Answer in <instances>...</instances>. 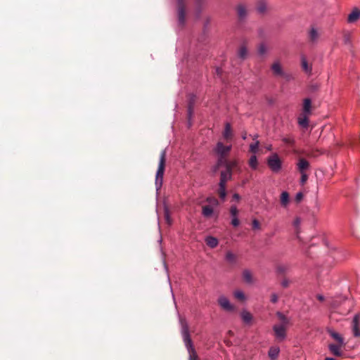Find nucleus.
<instances>
[{
  "label": "nucleus",
  "instance_id": "1",
  "mask_svg": "<svg viewBox=\"0 0 360 360\" xmlns=\"http://www.w3.org/2000/svg\"><path fill=\"white\" fill-rule=\"evenodd\" d=\"M231 145L224 146L221 141L217 143L214 148V152L217 154L218 160L216 165L213 168L214 172H216L219 167L222 165V163H226V158L231 150Z\"/></svg>",
  "mask_w": 360,
  "mask_h": 360
},
{
  "label": "nucleus",
  "instance_id": "2",
  "mask_svg": "<svg viewBox=\"0 0 360 360\" xmlns=\"http://www.w3.org/2000/svg\"><path fill=\"white\" fill-rule=\"evenodd\" d=\"M165 162H166V150L164 149L161 151L160 155V161L158 164V168L156 172L155 176V185L158 188H160L162 186L163 181V176L165 168Z\"/></svg>",
  "mask_w": 360,
  "mask_h": 360
},
{
  "label": "nucleus",
  "instance_id": "3",
  "mask_svg": "<svg viewBox=\"0 0 360 360\" xmlns=\"http://www.w3.org/2000/svg\"><path fill=\"white\" fill-rule=\"evenodd\" d=\"M186 0H177L178 26L183 28L186 22Z\"/></svg>",
  "mask_w": 360,
  "mask_h": 360
},
{
  "label": "nucleus",
  "instance_id": "4",
  "mask_svg": "<svg viewBox=\"0 0 360 360\" xmlns=\"http://www.w3.org/2000/svg\"><path fill=\"white\" fill-rule=\"evenodd\" d=\"M277 316L281 323L274 326V329L278 338H283L285 335V329L288 321L287 318L281 312L277 313Z\"/></svg>",
  "mask_w": 360,
  "mask_h": 360
},
{
  "label": "nucleus",
  "instance_id": "5",
  "mask_svg": "<svg viewBox=\"0 0 360 360\" xmlns=\"http://www.w3.org/2000/svg\"><path fill=\"white\" fill-rule=\"evenodd\" d=\"M267 164L274 172H278L281 168V161L276 153L268 158Z\"/></svg>",
  "mask_w": 360,
  "mask_h": 360
},
{
  "label": "nucleus",
  "instance_id": "6",
  "mask_svg": "<svg viewBox=\"0 0 360 360\" xmlns=\"http://www.w3.org/2000/svg\"><path fill=\"white\" fill-rule=\"evenodd\" d=\"M337 342L335 344H330L329 345V349L333 354L337 356L342 355V348L345 345V339H336Z\"/></svg>",
  "mask_w": 360,
  "mask_h": 360
},
{
  "label": "nucleus",
  "instance_id": "7",
  "mask_svg": "<svg viewBox=\"0 0 360 360\" xmlns=\"http://www.w3.org/2000/svg\"><path fill=\"white\" fill-rule=\"evenodd\" d=\"M185 346L189 354V360H199L191 339H184Z\"/></svg>",
  "mask_w": 360,
  "mask_h": 360
},
{
  "label": "nucleus",
  "instance_id": "8",
  "mask_svg": "<svg viewBox=\"0 0 360 360\" xmlns=\"http://www.w3.org/2000/svg\"><path fill=\"white\" fill-rule=\"evenodd\" d=\"M352 330L355 337L360 336V314H357L354 316L352 321Z\"/></svg>",
  "mask_w": 360,
  "mask_h": 360
},
{
  "label": "nucleus",
  "instance_id": "9",
  "mask_svg": "<svg viewBox=\"0 0 360 360\" xmlns=\"http://www.w3.org/2000/svg\"><path fill=\"white\" fill-rule=\"evenodd\" d=\"M205 0H195L194 5V15L196 19H199L201 16V13L204 9Z\"/></svg>",
  "mask_w": 360,
  "mask_h": 360
},
{
  "label": "nucleus",
  "instance_id": "10",
  "mask_svg": "<svg viewBox=\"0 0 360 360\" xmlns=\"http://www.w3.org/2000/svg\"><path fill=\"white\" fill-rule=\"evenodd\" d=\"M218 303L220 307L225 311H232L234 307L230 303L229 300L224 296H221L218 299Z\"/></svg>",
  "mask_w": 360,
  "mask_h": 360
},
{
  "label": "nucleus",
  "instance_id": "11",
  "mask_svg": "<svg viewBox=\"0 0 360 360\" xmlns=\"http://www.w3.org/2000/svg\"><path fill=\"white\" fill-rule=\"evenodd\" d=\"M238 57L241 59L242 60H244L246 59L248 56V47L247 45V43L245 41L243 42L238 49L237 52Z\"/></svg>",
  "mask_w": 360,
  "mask_h": 360
},
{
  "label": "nucleus",
  "instance_id": "12",
  "mask_svg": "<svg viewBox=\"0 0 360 360\" xmlns=\"http://www.w3.org/2000/svg\"><path fill=\"white\" fill-rule=\"evenodd\" d=\"M237 15L239 20H243L248 15V10L245 5L238 4L236 6Z\"/></svg>",
  "mask_w": 360,
  "mask_h": 360
},
{
  "label": "nucleus",
  "instance_id": "13",
  "mask_svg": "<svg viewBox=\"0 0 360 360\" xmlns=\"http://www.w3.org/2000/svg\"><path fill=\"white\" fill-rule=\"evenodd\" d=\"M271 70L274 75L283 77L287 79L288 78V76L286 75L283 71L282 68L278 62L274 63L271 65Z\"/></svg>",
  "mask_w": 360,
  "mask_h": 360
},
{
  "label": "nucleus",
  "instance_id": "14",
  "mask_svg": "<svg viewBox=\"0 0 360 360\" xmlns=\"http://www.w3.org/2000/svg\"><path fill=\"white\" fill-rule=\"evenodd\" d=\"M232 176V172L229 169H226L221 172L220 181L219 184L226 185L228 180L231 179Z\"/></svg>",
  "mask_w": 360,
  "mask_h": 360
},
{
  "label": "nucleus",
  "instance_id": "15",
  "mask_svg": "<svg viewBox=\"0 0 360 360\" xmlns=\"http://www.w3.org/2000/svg\"><path fill=\"white\" fill-rule=\"evenodd\" d=\"M360 18V10L354 8L351 13L349 14L347 18V22L353 23Z\"/></svg>",
  "mask_w": 360,
  "mask_h": 360
},
{
  "label": "nucleus",
  "instance_id": "16",
  "mask_svg": "<svg viewBox=\"0 0 360 360\" xmlns=\"http://www.w3.org/2000/svg\"><path fill=\"white\" fill-rule=\"evenodd\" d=\"M223 136L226 140V141L231 140L233 138L231 126L229 123H226L225 125V129L223 132Z\"/></svg>",
  "mask_w": 360,
  "mask_h": 360
},
{
  "label": "nucleus",
  "instance_id": "17",
  "mask_svg": "<svg viewBox=\"0 0 360 360\" xmlns=\"http://www.w3.org/2000/svg\"><path fill=\"white\" fill-rule=\"evenodd\" d=\"M241 319L245 324H251L253 319L252 315L246 310H243L240 314Z\"/></svg>",
  "mask_w": 360,
  "mask_h": 360
},
{
  "label": "nucleus",
  "instance_id": "18",
  "mask_svg": "<svg viewBox=\"0 0 360 360\" xmlns=\"http://www.w3.org/2000/svg\"><path fill=\"white\" fill-rule=\"evenodd\" d=\"M242 276L243 281L248 284H252L254 282L252 274L248 269H245L243 271Z\"/></svg>",
  "mask_w": 360,
  "mask_h": 360
},
{
  "label": "nucleus",
  "instance_id": "19",
  "mask_svg": "<svg viewBox=\"0 0 360 360\" xmlns=\"http://www.w3.org/2000/svg\"><path fill=\"white\" fill-rule=\"evenodd\" d=\"M214 214V210L211 205H204L202 207V214L206 218H210Z\"/></svg>",
  "mask_w": 360,
  "mask_h": 360
},
{
  "label": "nucleus",
  "instance_id": "20",
  "mask_svg": "<svg viewBox=\"0 0 360 360\" xmlns=\"http://www.w3.org/2000/svg\"><path fill=\"white\" fill-rule=\"evenodd\" d=\"M298 169L300 173H303L309 167V163L304 158H301L297 164Z\"/></svg>",
  "mask_w": 360,
  "mask_h": 360
},
{
  "label": "nucleus",
  "instance_id": "21",
  "mask_svg": "<svg viewBox=\"0 0 360 360\" xmlns=\"http://www.w3.org/2000/svg\"><path fill=\"white\" fill-rule=\"evenodd\" d=\"M343 42L345 45L352 46V34L349 31H344L342 32Z\"/></svg>",
  "mask_w": 360,
  "mask_h": 360
},
{
  "label": "nucleus",
  "instance_id": "22",
  "mask_svg": "<svg viewBox=\"0 0 360 360\" xmlns=\"http://www.w3.org/2000/svg\"><path fill=\"white\" fill-rule=\"evenodd\" d=\"M298 123L301 127L304 128H307L308 127L309 119L307 116V114L300 115V116L298 117Z\"/></svg>",
  "mask_w": 360,
  "mask_h": 360
},
{
  "label": "nucleus",
  "instance_id": "23",
  "mask_svg": "<svg viewBox=\"0 0 360 360\" xmlns=\"http://www.w3.org/2000/svg\"><path fill=\"white\" fill-rule=\"evenodd\" d=\"M311 101L309 98H305L303 102V112L309 114L311 112Z\"/></svg>",
  "mask_w": 360,
  "mask_h": 360
},
{
  "label": "nucleus",
  "instance_id": "24",
  "mask_svg": "<svg viewBox=\"0 0 360 360\" xmlns=\"http://www.w3.org/2000/svg\"><path fill=\"white\" fill-rule=\"evenodd\" d=\"M301 65L302 70L310 74L311 72V67L308 64L305 57L302 56L301 60Z\"/></svg>",
  "mask_w": 360,
  "mask_h": 360
},
{
  "label": "nucleus",
  "instance_id": "25",
  "mask_svg": "<svg viewBox=\"0 0 360 360\" xmlns=\"http://www.w3.org/2000/svg\"><path fill=\"white\" fill-rule=\"evenodd\" d=\"M205 242L206 244L212 248L217 247V245H218L217 239L212 236H207L205 239Z\"/></svg>",
  "mask_w": 360,
  "mask_h": 360
},
{
  "label": "nucleus",
  "instance_id": "26",
  "mask_svg": "<svg viewBox=\"0 0 360 360\" xmlns=\"http://www.w3.org/2000/svg\"><path fill=\"white\" fill-rule=\"evenodd\" d=\"M280 349L277 347H272L269 349V356L271 360L276 359L279 354Z\"/></svg>",
  "mask_w": 360,
  "mask_h": 360
},
{
  "label": "nucleus",
  "instance_id": "27",
  "mask_svg": "<svg viewBox=\"0 0 360 360\" xmlns=\"http://www.w3.org/2000/svg\"><path fill=\"white\" fill-rule=\"evenodd\" d=\"M319 37V34L317 30L314 28H312L309 33V38L311 42H316Z\"/></svg>",
  "mask_w": 360,
  "mask_h": 360
},
{
  "label": "nucleus",
  "instance_id": "28",
  "mask_svg": "<svg viewBox=\"0 0 360 360\" xmlns=\"http://www.w3.org/2000/svg\"><path fill=\"white\" fill-rule=\"evenodd\" d=\"M181 333L183 338H190V335L188 333V326L186 322L184 320L181 319Z\"/></svg>",
  "mask_w": 360,
  "mask_h": 360
},
{
  "label": "nucleus",
  "instance_id": "29",
  "mask_svg": "<svg viewBox=\"0 0 360 360\" xmlns=\"http://www.w3.org/2000/svg\"><path fill=\"white\" fill-rule=\"evenodd\" d=\"M289 203V194L286 191L282 192L281 195V204L283 207H286Z\"/></svg>",
  "mask_w": 360,
  "mask_h": 360
},
{
  "label": "nucleus",
  "instance_id": "30",
  "mask_svg": "<svg viewBox=\"0 0 360 360\" xmlns=\"http://www.w3.org/2000/svg\"><path fill=\"white\" fill-rule=\"evenodd\" d=\"M236 161H229L227 158H226V163H222L221 167H224L226 169H229L232 172L233 169L236 167Z\"/></svg>",
  "mask_w": 360,
  "mask_h": 360
},
{
  "label": "nucleus",
  "instance_id": "31",
  "mask_svg": "<svg viewBox=\"0 0 360 360\" xmlns=\"http://www.w3.org/2000/svg\"><path fill=\"white\" fill-rule=\"evenodd\" d=\"M195 101V96H191L189 99V103H188V117H190L193 113V105Z\"/></svg>",
  "mask_w": 360,
  "mask_h": 360
},
{
  "label": "nucleus",
  "instance_id": "32",
  "mask_svg": "<svg viewBox=\"0 0 360 360\" xmlns=\"http://www.w3.org/2000/svg\"><path fill=\"white\" fill-rule=\"evenodd\" d=\"M218 194L221 199L224 200L225 198L226 195V185L219 184Z\"/></svg>",
  "mask_w": 360,
  "mask_h": 360
},
{
  "label": "nucleus",
  "instance_id": "33",
  "mask_svg": "<svg viewBox=\"0 0 360 360\" xmlns=\"http://www.w3.org/2000/svg\"><path fill=\"white\" fill-rule=\"evenodd\" d=\"M226 259L231 263H234L236 259V255L230 251H228L226 254Z\"/></svg>",
  "mask_w": 360,
  "mask_h": 360
},
{
  "label": "nucleus",
  "instance_id": "34",
  "mask_svg": "<svg viewBox=\"0 0 360 360\" xmlns=\"http://www.w3.org/2000/svg\"><path fill=\"white\" fill-rule=\"evenodd\" d=\"M249 165L252 169H256L257 166V160L255 155L250 157L249 160Z\"/></svg>",
  "mask_w": 360,
  "mask_h": 360
},
{
  "label": "nucleus",
  "instance_id": "35",
  "mask_svg": "<svg viewBox=\"0 0 360 360\" xmlns=\"http://www.w3.org/2000/svg\"><path fill=\"white\" fill-rule=\"evenodd\" d=\"M259 142L258 141L250 145V151L252 153H256L258 150Z\"/></svg>",
  "mask_w": 360,
  "mask_h": 360
},
{
  "label": "nucleus",
  "instance_id": "36",
  "mask_svg": "<svg viewBox=\"0 0 360 360\" xmlns=\"http://www.w3.org/2000/svg\"><path fill=\"white\" fill-rule=\"evenodd\" d=\"M288 266L285 265H278L276 267V271L280 274H284L288 271Z\"/></svg>",
  "mask_w": 360,
  "mask_h": 360
},
{
  "label": "nucleus",
  "instance_id": "37",
  "mask_svg": "<svg viewBox=\"0 0 360 360\" xmlns=\"http://www.w3.org/2000/svg\"><path fill=\"white\" fill-rule=\"evenodd\" d=\"M206 201L209 202L211 206H218L219 205V201L217 198L214 197H208L206 199Z\"/></svg>",
  "mask_w": 360,
  "mask_h": 360
},
{
  "label": "nucleus",
  "instance_id": "38",
  "mask_svg": "<svg viewBox=\"0 0 360 360\" xmlns=\"http://www.w3.org/2000/svg\"><path fill=\"white\" fill-rule=\"evenodd\" d=\"M230 214L232 216V217H237V215L238 214V210L235 205H232L230 208Z\"/></svg>",
  "mask_w": 360,
  "mask_h": 360
},
{
  "label": "nucleus",
  "instance_id": "39",
  "mask_svg": "<svg viewBox=\"0 0 360 360\" xmlns=\"http://www.w3.org/2000/svg\"><path fill=\"white\" fill-rule=\"evenodd\" d=\"M283 141L288 146H292L295 143L294 139L290 136L283 138Z\"/></svg>",
  "mask_w": 360,
  "mask_h": 360
},
{
  "label": "nucleus",
  "instance_id": "40",
  "mask_svg": "<svg viewBox=\"0 0 360 360\" xmlns=\"http://www.w3.org/2000/svg\"><path fill=\"white\" fill-rule=\"evenodd\" d=\"M234 296L236 299L240 300H245V295L242 291H236L234 293Z\"/></svg>",
  "mask_w": 360,
  "mask_h": 360
},
{
  "label": "nucleus",
  "instance_id": "41",
  "mask_svg": "<svg viewBox=\"0 0 360 360\" xmlns=\"http://www.w3.org/2000/svg\"><path fill=\"white\" fill-rule=\"evenodd\" d=\"M266 46L264 44H260L259 48H258V53L260 55H263V54H264L266 53Z\"/></svg>",
  "mask_w": 360,
  "mask_h": 360
},
{
  "label": "nucleus",
  "instance_id": "42",
  "mask_svg": "<svg viewBox=\"0 0 360 360\" xmlns=\"http://www.w3.org/2000/svg\"><path fill=\"white\" fill-rule=\"evenodd\" d=\"M303 197H304V195L302 192H299L296 194V196H295V201L297 203H299L302 201V200L303 199Z\"/></svg>",
  "mask_w": 360,
  "mask_h": 360
},
{
  "label": "nucleus",
  "instance_id": "43",
  "mask_svg": "<svg viewBox=\"0 0 360 360\" xmlns=\"http://www.w3.org/2000/svg\"><path fill=\"white\" fill-rule=\"evenodd\" d=\"M252 229H260V223L258 220L254 219L252 223Z\"/></svg>",
  "mask_w": 360,
  "mask_h": 360
},
{
  "label": "nucleus",
  "instance_id": "44",
  "mask_svg": "<svg viewBox=\"0 0 360 360\" xmlns=\"http://www.w3.org/2000/svg\"><path fill=\"white\" fill-rule=\"evenodd\" d=\"M301 183L304 184L307 181L308 176L304 172H303V173H301Z\"/></svg>",
  "mask_w": 360,
  "mask_h": 360
},
{
  "label": "nucleus",
  "instance_id": "45",
  "mask_svg": "<svg viewBox=\"0 0 360 360\" xmlns=\"http://www.w3.org/2000/svg\"><path fill=\"white\" fill-rule=\"evenodd\" d=\"M278 300V296L276 293H273L271 295V302L272 303H276Z\"/></svg>",
  "mask_w": 360,
  "mask_h": 360
},
{
  "label": "nucleus",
  "instance_id": "46",
  "mask_svg": "<svg viewBox=\"0 0 360 360\" xmlns=\"http://www.w3.org/2000/svg\"><path fill=\"white\" fill-rule=\"evenodd\" d=\"M231 224L236 227L238 226L239 224H240V221L239 219H238V217H233L231 220Z\"/></svg>",
  "mask_w": 360,
  "mask_h": 360
},
{
  "label": "nucleus",
  "instance_id": "47",
  "mask_svg": "<svg viewBox=\"0 0 360 360\" xmlns=\"http://www.w3.org/2000/svg\"><path fill=\"white\" fill-rule=\"evenodd\" d=\"M165 220H166L167 223L168 224H171V219H170L168 211H165Z\"/></svg>",
  "mask_w": 360,
  "mask_h": 360
},
{
  "label": "nucleus",
  "instance_id": "48",
  "mask_svg": "<svg viewBox=\"0 0 360 360\" xmlns=\"http://www.w3.org/2000/svg\"><path fill=\"white\" fill-rule=\"evenodd\" d=\"M289 281L286 278L283 279L281 282V285L283 287V288H288V285H289Z\"/></svg>",
  "mask_w": 360,
  "mask_h": 360
},
{
  "label": "nucleus",
  "instance_id": "49",
  "mask_svg": "<svg viewBox=\"0 0 360 360\" xmlns=\"http://www.w3.org/2000/svg\"><path fill=\"white\" fill-rule=\"evenodd\" d=\"M265 10H266V6H265V5L264 4H261L260 5H259L258 11L260 13H263Z\"/></svg>",
  "mask_w": 360,
  "mask_h": 360
},
{
  "label": "nucleus",
  "instance_id": "50",
  "mask_svg": "<svg viewBox=\"0 0 360 360\" xmlns=\"http://www.w3.org/2000/svg\"><path fill=\"white\" fill-rule=\"evenodd\" d=\"M328 332L329 333L330 335L331 336V338H340L338 334L335 332H333V331H331V330H328Z\"/></svg>",
  "mask_w": 360,
  "mask_h": 360
},
{
  "label": "nucleus",
  "instance_id": "51",
  "mask_svg": "<svg viewBox=\"0 0 360 360\" xmlns=\"http://www.w3.org/2000/svg\"><path fill=\"white\" fill-rule=\"evenodd\" d=\"M293 224L295 226H298L300 224V218H296L293 222Z\"/></svg>",
  "mask_w": 360,
  "mask_h": 360
},
{
  "label": "nucleus",
  "instance_id": "52",
  "mask_svg": "<svg viewBox=\"0 0 360 360\" xmlns=\"http://www.w3.org/2000/svg\"><path fill=\"white\" fill-rule=\"evenodd\" d=\"M233 199L235 200L238 201L240 199V195L238 193H235L233 195Z\"/></svg>",
  "mask_w": 360,
  "mask_h": 360
},
{
  "label": "nucleus",
  "instance_id": "53",
  "mask_svg": "<svg viewBox=\"0 0 360 360\" xmlns=\"http://www.w3.org/2000/svg\"><path fill=\"white\" fill-rule=\"evenodd\" d=\"M316 298L321 302H323L325 300L324 297L321 295H317Z\"/></svg>",
  "mask_w": 360,
  "mask_h": 360
},
{
  "label": "nucleus",
  "instance_id": "54",
  "mask_svg": "<svg viewBox=\"0 0 360 360\" xmlns=\"http://www.w3.org/2000/svg\"><path fill=\"white\" fill-rule=\"evenodd\" d=\"M325 360H335L334 358H331V357H326L325 359Z\"/></svg>",
  "mask_w": 360,
  "mask_h": 360
},
{
  "label": "nucleus",
  "instance_id": "55",
  "mask_svg": "<svg viewBox=\"0 0 360 360\" xmlns=\"http://www.w3.org/2000/svg\"><path fill=\"white\" fill-rule=\"evenodd\" d=\"M216 71L217 75L220 74L221 70H219V68H217Z\"/></svg>",
  "mask_w": 360,
  "mask_h": 360
},
{
  "label": "nucleus",
  "instance_id": "56",
  "mask_svg": "<svg viewBox=\"0 0 360 360\" xmlns=\"http://www.w3.org/2000/svg\"><path fill=\"white\" fill-rule=\"evenodd\" d=\"M242 138L243 139H246V133H245L243 136H242Z\"/></svg>",
  "mask_w": 360,
  "mask_h": 360
},
{
  "label": "nucleus",
  "instance_id": "57",
  "mask_svg": "<svg viewBox=\"0 0 360 360\" xmlns=\"http://www.w3.org/2000/svg\"><path fill=\"white\" fill-rule=\"evenodd\" d=\"M210 18H207V20H206V24H207V25L210 22Z\"/></svg>",
  "mask_w": 360,
  "mask_h": 360
},
{
  "label": "nucleus",
  "instance_id": "58",
  "mask_svg": "<svg viewBox=\"0 0 360 360\" xmlns=\"http://www.w3.org/2000/svg\"><path fill=\"white\" fill-rule=\"evenodd\" d=\"M311 155L315 157V156H316L317 155H316V153H313Z\"/></svg>",
  "mask_w": 360,
  "mask_h": 360
},
{
  "label": "nucleus",
  "instance_id": "59",
  "mask_svg": "<svg viewBox=\"0 0 360 360\" xmlns=\"http://www.w3.org/2000/svg\"><path fill=\"white\" fill-rule=\"evenodd\" d=\"M268 150H271V146H267Z\"/></svg>",
  "mask_w": 360,
  "mask_h": 360
},
{
  "label": "nucleus",
  "instance_id": "60",
  "mask_svg": "<svg viewBox=\"0 0 360 360\" xmlns=\"http://www.w3.org/2000/svg\"><path fill=\"white\" fill-rule=\"evenodd\" d=\"M268 150H271V146H267Z\"/></svg>",
  "mask_w": 360,
  "mask_h": 360
}]
</instances>
